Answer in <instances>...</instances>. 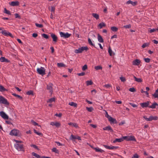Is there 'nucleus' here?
Here are the masks:
<instances>
[{"instance_id":"obj_52","label":"nucleus","mask_w":158,"mask_h":158,"mask_svg":"<svg viewBox=\"0 0 158 158\" xmlns=\"http://www.w3.org/2000/svg\"><path fill=\"white\" fill-rule=\"evenodd\" d=\"M87 65L85 64L84 66H83V67L82 68V69L83 71H85V70H86L87 69Z\"/></svg>"},{"instance_id":"obj_3","label":"nucleus","mask_w":158,"mask_h":158,"mask_svg":"<svg viewBox=\"0 0 158 158\" xmlns=\"http://www.w3.org/2000/svg\"><path fill=\"white\" fill-rule=\"evenodd\" d=\"M37 73L40 74L43 76L45 74V69L44 68L41 67L39 68H38L37 69Z\"/></svg>"},{"instance_id":"obj_18","label":"nucleus","mask_w":158,"mask_h":158,"mask_svg":"<svg viewBox=\"0 0 158 158\" xmlns=\"http://www.w3.org/2000/svg\"><path fill=\"white\" fill-rule=\"evenodd\" d=\"M68 125L74 127L76 128H79L78 124L76 123H68Z\"/></svg>"},{"instance_id":"obj_19","label":"nucleus","mask_w":158,"mask_h":158,"mask_svg":"<svg viewBox=\"0 0 158 158\" xmlns=\"http://www.w3.org/2000/svg\"><path fill=\"white\" fill-rule=\"evenodd\" d=\"M124 140L123 137L122 138H117L115 140H114L113 142L114 143H115L116 142H121L122 141H123Z\"/></svg>"},{"instance_id":"obj_34","label":"nucleus","mask_w":158,"mask_h":158,"mask_svg":"<svg viewBox=\"0 0 158 158\" xmlns=\"http://www.w3.org/2000/svg\"><path fill=\"white\" fill-rule=\"evenodd\" d=\"M3 12L8 15H10L11 13L9 10H7L6 8H4Z\"/></svg>"},{"instance_id":"obj_64","label":"nucleus","mask_w":158,"mask_h":158,"mask_svg":"<svg viewBox=\"0 0 158 158\" xmlns=\"http://www.w3.org/2000/svg\"><path fill=\"white\" fill-rule=\"evenodd\" d=\"M130 104L133 107L135 108L137 107V105L136 104H135L131 103H130Z\"/></svg>"},{"instance_id":"obj_35","label":"nucleus","mask_w":158,"mask_h":158,"mask_svg":"<svg viewBox=\"0 0 158 158\" xmlns=\"http://www.w3.org/2000/svg\"><path fill=\"white\" fill-rule=\"evenodd\" d=\"M92 16L96 19H98L99 18V15L98 14L96 13H93Z\"/></svg>"},{"instance_id":"obj_2","label":"nucleus","mask_w":158,"mask_h":158,"mask_svg":"<svg viewBox=\"0 0 158 158\" xmlns=\"http://www.w3.org/2000/svg\"><path fill=\"white\" fill-rule=\"evenodd\" d=\"M88 48L87 46H82L75 50L74 52L76 53H80L84 51H87Z\"/></svg>"},{"instance_id":"obj_53","label":"nucleus","mask_w":158,"mask_h":158,"mask_svg":"<svg viewBox=\"0 0 158 158\" xmlns=\"http://www.w3.org/2000/svg\"><path fill=\"white\" fill-rule=\"evenodd\" d=\"M27 94L28 95H33V92L32 91L30 90L27 92Z\"/></svg>"},{"instance_id":"obj_41","label":"nucleus","mask_w":158,"mask_h":158,"mask_svg":"<svg viewBox=\"0 0 158 158\" xmlns=\"http://www.w3.org/2000/svg\"><path fill=\"white\" fill-rule=\"evenodd\" d=\"M86 85L87 86L92 85L93 84V82L91 81H86Z\"/></svg>"},{"instance_id":"obj_61","label":"nucleus","mask_w":158,"mask_h":158,"mask_svg":"<svg viewBox=\"0 0 158 158\" xmlns=\"http://www.w3.org/2000/svg\"><path fill=\"white\" fill-rule=\"evenodd\" d=\"M55 8L54 7L52 6L51 7V11L52 12V13H54L55 11Z\"/></svg>"},{"instance_id":"obj_7","label":"nucleus","mask_w":158,"mask_h":158,"mask_svg":"<svg viewBox=\"0 0 158 158\" xmlns=\"http://www.w3.org/2000/svg\"><path fill=\"white\" fill-rule=\"evenodd\" d=\"M60 34L61 37H63L64 38H68L71 35V34L68 32L64 33L62 32H60Z\"/></svg>"},{"instance_id":"obj_43","label":"nucleus","mask_w":158,"mask_h":158,"mask_svg":"<svg viewBox=\"0 0 158 158\" xmlns=\"http://www.w3.org/2000/svg\"><path fill=\"white\" fill-rule=\"evenodd\" d=\"M152 96L155 98H158V93L155 91L154 94H152Z\"/></svg>"},{"instance_id":"obj_37","label":"nucleus","mask_w":158,"mask_h":158,"mask_svg":"<svg viewBox=\"0 0 158 158\" xmlns=\"http://www.w3.org/2000/svg\"><path fill=\"white\" fill-rule=\"evenodd\" d=\"M149 45V43H145L142 46V47L143 48H144L148 46Z\"/></svg>"},{"instance_id":"obj_62","label":"nucleus","mask_w":158,"mask_h":158,"mask_svg":"<svg viewBox=\"0 0 158 158\" xmlns=\"http://www.w3.org/2000/svg\"><path fill=\"white\" fill-rule=\"evenodd\" d=\"M31 147H33L36 149H38V147L35 145L31 144Z\"/></svg>"},{"instance_id":"obj_1","label":"nucleus","mask_w":158,"mask_h":158,"mask_svg":"<svg viewBox=\"0 0 158 158\" xmlns=\"http://www.w3.org/2000/svg\"><path fill=\"white\" fill-rule=\"evenodd\" d=\"M14 141L16 142L14 144L15 148L18 151H23V145L22 143V141L15 139L14 140Z\"/></svg>"},{"instance_id":"obj_58","label":"nucleus","mask_w":158,"mask_h":158,"mask_svg":"<svg viewBox=\"0 0 158 158\" xmlns=\"http://www.w3.org/2000/svg\"><path fill=\"white\" fill-rule=\"evenodd\" d=\"M31 122L35 126L38 125V124L37 123L35 122L34 120H31Z\"/></svg>"},{"instance_id":"obj_20","label":"nucleus","mask_w":158,"mask_h":158,"mask_svg":"<svg viewBox=\"0 0 158 158\" xmlns=\"http://www.w3.org/2000/svg\"><path fill=\"white\" fill-rule=\"evenodd\" d=\"M93 149L95 150L96 152H97L103 153L104 152V151L103 150L98 148H94Z\"/></svg>"},{"instance_id":"obj_38","label":"nucleus","mask_w":158,"mask_h":158,"mask_svg":"<svg viewBox=\"0 0 158 158\" xmlns=\"http://www.w3.org/2000/svg\"><path fill=\"white\" fill-rule=\"evenodd\" d=\"M111 29L113 31H116L118 30V28L115 27H111Z\"/></svg>"},{"instance_id":"obj_44","label":"nucleus","mask_w":158,"mask_h":158,"mask_svg":"<svg viewBox=\"0 0 158 158\" xmlns=\"http://www.w3.org/2000/svg\"><path fill=\"white\" fill-rule=\"evenodd\" d=\"M14 96H15V97H18V98H19V99H22V97H21V96H20V95H17V94H12Z\"/></svg>"},{"instance_id":"obj_22","label":"nucleus","mask_w":158,"mask_h":158,"mask_svg":"<svg viewBox=\"0 0 158 158\" xmlns=\"http://www.w3.org/2000/svg\"><path fill=\"white\" fill-rule=\"evenodd\" d=\"M108 119L109 121L111 123H117V121H116V120L115 119L113 118L111 116H110L108 118Z\"/></svg>"},{"instance_id":"obj_10","label":"nucleus","mask_w":158,"mask_h":158,"mask_svg":"<svg viewBox=\"0 0 158 158\" xmlns=\"http://www.w3.org/2000/svg\"><path fill=\"white\" fill-rule=\"evenodd\" d=\"M0 116L4 119H8L9 118V117L4 112L1 111L0 112Z\"/></svg>"},{"instance_id":"obj_59","label":"nucleus","mask_w":158,"mask_h":158,"mask_svg":"<svg viewBox=\"0 0 158 158\" xmlns=\"http://www.w3.org/2000/svg\"><path fill=\"white\" fill-rule=\"evenodd\" d=\"M15 17L16 18H18L19 19H20V17L19 15L17 13H16L15 14Z\"/></svg>"},{"instance_id":"obj_49","label":"nucleus","mask_w":158,"mask_h":158,"mask_svg":"<svg viewBox=\"0 0 158 158\" xmlns=\"http://www.w3.org/2000/svg\"><path fill=\"white\" fill-rule=\"evenodd\" d=\"M129 90L130 92H135L136 91L135 89L134 88H130L129 89Z\"/></svg>"},{"instance_id":"obj_50","label":"nucleus","mask_w":158,"mask_h":158,"mask_svg":"<svg viewBox=\"0 0 158 158\" xmlns=\"http://www.w3.org/2000/svg\"><path fill=\"white\" fill-rule=\"evenodd\" d=\"M120 79L121 80V81L122 82H125L126 81L125 78L124 77H120Z\"/></svg>"},{"instance_id":"obj_14","label":"nucleus","mask_w":158,"mask_h":158,"mask_svg":"<svg viewBox=\"0 0 158 158\" xmlns=\"http://www.w3.org/2000/svg\"><path fill=\"white\" fill-rule=\"evenodd\" d=\"M50 34L51 36L52 39L53 41L54 42H56L57 41L58 39L57 36L53 33H51Z\"/></svg>"},{"instance_id":"obj_36","label":"nucleus","mask_w":158,"mask_h":158,"mask_svg":"<svg viewBox=\"0 0 158 158\" xmlns=\"http://www.w3.org/2000/svg\"><path fill=\"white\" fill-rule=\"evenodd\" d=\"M57 65L59 67H66V66L63 63H57Z\"/></svg>"},{"instance_id":"obj_56","label":"nucleus","mask_w":158,"mask_h":158,"mask_svg":"<svg viewBox=\"0 0 158 158\" xmlns=\"http://www.w3.org/2000/svg\"><path fill=\"white\" fill-rule=\"evenodd\" d=\"M85 74V73L84 72H82L81 73H79L77 74V75L79 76H84Z\"/></svg>"},{"instance_id":"obj_60","label":"nucleus","mask_w":158,"mask_h":158,"mask_svg":"<svg viewBox=\"0 0 158 158\" xmlns=\"http://www.w3.org/2000/svg\"><path fill=\"white\" fill-rule=\"evenodd\" d=\"M156 31V29L153 28L152 29H150L149 31L150 32V33H152V32H153L155 31Z\"/></svg>"},{"instance_id":"obj_30","label":"nucleus","mask_w":158,"mask_h":158,"mask_svg":"<svg viewBox=\"0 0 158 158\" xmlns=\"http://www.w3.org/2000/svg\"><path fill=\"white\" fill-rule=\"evenodd\" d=\"M133 77L135 80L137 82H141L142 81V79L140 78H137L135 76H134Z\"/></svg>"},{"instance_id":"obj_17","label":"nucleus","mask_w":158,"mask_h":158,"mask_svg":"<svg viewBox=\"0 0 158 158\" xmlns=\"http://www.w3.org/2000/svg\"><path fill=\"white\" fill-rule=\"evenodd\" d=\"M137 1L133 2L131 0H128L126 2V4H131L133 6H135L137 5Z\"/></svg>"},{"instance_id":"obj_31","label":"nucleus","mask_w":158,"mask_h":158,"mask_svg":"<svg viewBox=\"0 0 158 158\" xmlns=\"http://www.w3.org/2000/svg\"><path fill=\"white\" fill-rule=\"evenodd\" d=\"M32 154L33 156H35V157H36L37 158H41V156H40L38 154H37L35 152H32Z\"/></svg>"},{"instance_id":"obj_51","label":"nucleus","mask_w":158,"mask_h":158,"mask_svg":"<svg viewBox=\"0 0 158 158\" xmlns=\"http://www.w3.org/2000/svg\"><path fill=\"white\" fill-rule=\"evenodd\" d=\"M146 63H149L150 61V59L149 58H145L144 59Z\"/></svg>"},{"instance_id":"obj_15","label":"nucleus","mask_w":158,"mask_h":158,"mask_svg":"<svg viewBox=\"0 0 158 158\" xmlns=\"http://www.w3.org/2000/svg\"><path fill=\"white\" fill-rule=\"evenodd\" d=\"M52 84H49L47 86V89L48 90H49V92L51 94H52Z\"/></svg>"},{"instance_id":"obj_39","label":"nucleus","mask_w":158,"mask_h":158,"mask_svg":"<svg viewBox=\"0 0 158 158\" xmlns=\"http://www.w3.org/2000/svg\"><path fill=\"white\" fill-rule=\"evenodd\" d=\"M94 69L97 70H98L99 69H102V67L101 66H95L94 67Z\"/></svg>"},{"instance_id":"obj_55","label":"nucleus","mask_w":158,"mask_h":158,"mask_svg":"<svg viewBox=\"0 0 158 158\" xmlns=\"http://www.w3.org/2000/svg\"><path fill=\"white\" fill-rule=\"evenodd\" d=\"M34 133H35L36 134H37L38 135H41V133L37 131L35 129H34Z\"/></svg>"},{"instance_id":"obj_42","label":"nucleus","mask_w":158,"mask_h":158,"mask_svg":"<svg viewBox=\"0 0 158 158\" xmlns=\"http://www.w3.org/2000/svg\"><path fill=\"white\" fill-rule=\"evenodd\" d=\"M86 109L88 111L90 112H92L93 110V108L92 107H86Z\"/></svg>"},{"instance_id":"obj_24","label":"nucleus","mask_w":158,"mask_h":158,"mask_svg":"<svg viewBox=\"0 0 158 158\" xmlns=\"http://www.w3.org/2000/svg\"><path fill=\"white\" fill-rule=\"evenodd\" d=\"M88 41L89 44L90 45L95 47L94 42L93 41H92L89 38H88Z\"/></svg>"},{"instance_id":"obj_57","label":"nucleus","mask_w":158,"mask_h":158,"mask_svg":"<svg viewBox=\"0 0 158 158\" xmlns=\"http://www.w3.org/2000/svg\"><path fill=\"white\" fill-rule=\"evenodd\" d=\"M139 158V156L136 153L132 157V158Z\"/></svg>"},{"instance_id":"obj_46","label":"nucleus","mask_w":158,"mask_h":158,"mask_svg":"<svg viewBox=\"0 0 158 158\" xmlns=\"http://www.w3.org/2000/svg\"><path fill=\"white\" fill-rule=\"evenodd\" d=\"M55 126L56 127H58L60 126V124L59 122H56Z\"/></svg>"},{"instance_id":"obj_32","label":"nucleus","mask_w":158,"mask_h":158,"mask_svg":"<svg viewBox=\"0 0 158 158\" xmlns=\"http://www.w3.org/2000/svg\"><path fill=\"white\" fill-rule=\"evenodd\" d=\"M55 98H51L47 101L48 103H52L53 102H54L55 101Z\"/></svg>"},{"instance_id":"obj_16","label":"nucleus","mask_w":158,"mask_h":158,"mask_svg":"<svg viewBox=\"0 0 158 158\" xmlns=\"http://www.w3.org/2000/svg\"><path fill=\"white\" fill-rule=\"evenodd\" d=\"M9 4L12 6H18L19 5V2L18 1H12L10 2Z\"/></svg>"},{"instance_id":"obj_29","label":"nucleus","mask_w":158,"mask_h":158,"mask_svg":"<svg viewBox=\"0 0 158 158\" xmlns=\"http://www.w3.org/2000/svg\"><path fill=\"white\" fill-rule=\"evenodd\" d=\"M106 26V24L102 22L98 24V27L100 29H101L103 27H105Z\"/></svg>"},{"instance_id":"obj_11","label":"nucleus","mask_w":158,"mask_h":158,"mask_svg":"<svg viewBox=\"0 0 158 158\" xmlns=\"http://www.w3.org/2000/svg\"><path fill=\"white\" fill-rule=\"evenodd\" d=\"M103 146L105 148L109 149H117L119 148L118 146H108L105 145H103Z\"/></svg>"},{"instance_id":"obj_21","label":"nucleus","mask_w":158,"mask_h":158,"mask_svg":"<svg viewBox=\"0 0 158 158\" xmlns=\"http://www.w3.org/2000/svg\"><path fill=\"white\" fill-rule=\"evenodd\" d=\"M0 61L2 62H9V60L5 58L4 57H1L0 58Z\"/></svg>"},{"instance_id":"obj_6","label":"nucleus","mask_w":158,"mask_h":158,"mask_svg":"<svg viewBox=\"0 0 158 158\" xmlns=\"http://www.w3.org/2000/svg\"><path fill=\"white\" fill-rule=\"evenodd\" d=\"M19 133V131L16 129L12 130L10 133V135L12 136H17Z\"/></svg>"},{"instance_id":"obj_33","label":"nucleus","mask_w":158,"mask_h":158,"mask_svg":"<svg viewBox=\"0 0 158 158\" xmlns=\"http://www.w3.org/2000/svg\"><path fill=\"white\" fill-rule=\"evenodd\" d=\"M6 91H7V90L3 86L0 85V92H2Z\"/></svg>"},{"instance_id":"obj_12","label":"nucleus","mask_w":158,"mask_h":158,"mask_svg":"<svg viewBox=\"0 0 158 158\" xmlns=\"http://www.w3.org/2000/svg\"><path fill=\"white\" fill-rule=\"evenodd\" d=\"M150 102H149L147 101L146 102L141 103L140 104V105L142 108L147 107H149Z\"/></svg>"},{"instance_id":"obj_26","label":"nucleus","mask_w":158,"mask_h":158,"mask_svg":"<svg viewBox=\"0 0 158 158\" xmlns=\"http://www.w3.org/2000/svg\"><path fill=\"white\" fill-rule=\"evenodd\" d=\"M103 129L104 130H108L110 131L111 132L113 131V130L112 129L111 127L110 126L105 127L103 128Z\"/></svg>"},{"instance_id":"obj_28","label":"nucleus","mask_w":158,"mask_h":158,"mask_svg":"<svg viewBox=\"0 0 158 158\" xmlns=\"http://www.w3.org/2000/svg\"><path fill=\"white\" fill-rule=\"evenodd\" d=\"M69 105L75 107H77V104L73 102H69Z\"/></svg>"},{"instance_id":"obj_25","label":"nucleus","mask_w":158,"mask_h":158,"mask_svg":"<svg viewBox=\"0 0 158 158\" xmlns=\"http://www.w3.org/2000/svg\"><path fill=\"white\" fill-rule=\"evenodd\" d=\"M157 106H158V104L154 102L151 106H149V107L152 109H154Z\"/></svg>"},{"instance_id":"obj_13","label":"nucleus","mask_w":158,"mask_h":158,"mask_svg":"<svg viewBox=\"0 0 158 158\" xmlns=\"http://www.w3.org/2000/svg\"><path fill=\"white\" fill-rule=\"evenodd\" d=\"M140 61L139 60L136 59L133 61L132 64L134 65L138 66L140 64Z\"/></svg>"},{"instance_id":"obj_47","label":"nucleus","mask_w":158,"mask_h":158,"mask_svg":"<svg viewBox=\"0 0 158 158\" xmlns=\"http://www.w3.org/2000/svg\"><path fill=\"white\" fill-rule=\"evenodd\" d=\"M76 136H75L74 135H73L72 134L70 137V139L71 140H73V139H76Z\"/></svg>"},{"instance_id":"obj_23","label":"nucleus","mask_w":158,"mask_h":158,"mask_svg":"<svg viewBox=\"0 0 158 158\" xmlns=\"http://www.w3.org/2000/svg\"><path fill=\"white\" fill-rule=\"evenodd\" d=\"M98 41L100 43H103L104 42L102 37L99 34L98 35Z\"/></svg>"},{"instance_id":"obj_4","label":"nucleus","mask_w":158,"mask_h":158,"mask_svg":"<svg viewBox=\"0 0 158 158\" xmlns=\"http://www.w3.org/2000/svg\"><path fill=\"white\" fill-rule=\"evenodd\" d=\"M143 118L148 121H151L152 120H156L158 119L157 116H150L149 118L147 117L146 116H144Z\"/></svg>"},{"instance_id":"obj_9","label":"nucleus","mask_w":158,"mask_h":158,"mask_svg":"<svg viewBox=\"0 0 158 158\" xmlns=\"http://www.w3.org/2000/svg\"><path fill=\"white\" fill-rule=\"evenodd\" d=\"M0 33H2L6 36H9L11 37H13V36L11 33L6 31L5 30H2L1 31H0Z\"/></svg>"},{"instance_id":"obj_5","label":"nucleus","mask_w":158,"mask_h":158,"mask_svg":"<svg viewBox=\"0 0 158 158\" xmlns=\"http://www.w3.org/2000/svg\"><path fill=\"white\" fill-rule=\"evenodd\" d=\"M0 103L6 105H8L9 102L6 99L2 96H0Z\"/></svg>"},{"instance_id":"obj_45","label":"nucleus","mask_w":158,"mask_h":158,"mask_svg":"<svg viewBox=\"0 0 158 158\" xmlns=\"http://www.w3.org/2000/svg\"><path fill=\"white\" fill-rule=\"evenodd\" d=\"M42 36L43 37H44V38H45L46 39H48V35L45 34H42Z\"/></svg>"},{"instance_id":"obj_40","label":"nucleus","mask_w":158,"mask_h":158,"mask_svg":"<svg viewBox=\"0 0 158 158\" xmlns=\"http://www.w3.org/2000/svg\"><path fill=\"white\" fill-rule=\"evenodd\" d=\"M52 151L53 152H55L56 153H59V151H58V150H57L55 148H53L52 149Z\"/></svg>"},{"instance_id":"obj_48","label":"nucleus","mask_w":158,"mask_h":158,"mask_svg":"<svg viewBox=\"0 0 158 158\" xmlns=\"http://www.w3.org/2000/svg\"><path fill=\"white\" fill-rule=\"evenodd\" d=\"M35 25L37 27L40 28H41L43 27V26L42 24H39L37 23H35Z\"/></svg>"},{"instance_id":"obj_63","label":"nucleus","mask_w":158,"mask_h":158,"mask_svg":"<svg viewBox=\"0 0 158 158\" xmlns=\"http://www.w3.org/2000/svg\"><path fill=\"white\" fill-rule=\"evenodd\" d=\"M105 116L108 118V119L110 116L108 114V113L106 111Z\"/></svg>"},{"instance_id":"obj_8","label":"nucleus","mask_w":158,"mask_h":158,"mask_svg":"<svg viewBox=\"0 0 158 158\" xmlns=\"http://www.w3.org/2000/svg\"><path fill=\"white\" fill-rule=\"evenodd\" d=\"M124 140L127 141H135V139L133 136H127L123 137Z\"/></svg>"},{"instance_id":"obj_54","label":"nucleus","mask_w":158,"mask_h":158,"mask_svg":"<svg viewBox=\"0 0 158 158\" xmlns=\"http://www.w3.org/2000/svg\"><path fill=\"white\" fill-rule=\"evenodd\" d=\"M103 86L104 87H105L107 88H108L110 87H111V86L110 84H106V85H103Z\"/></svg>"},{"instance_id":"obj_27","label":"nucleus","mask_w":158,"mask_h":158,"mask_svg":"<svg viewBox=\"0 0 158 158\" xmlns=\"http://www.w3.org/2000/svg\"><path fill=\"white\" fill-rule=\"evenodd\" d=\"M108 52L110 56H112L114 55V53L113 52L110 47L108 48Z\"/></svg>"}]
</instances>
